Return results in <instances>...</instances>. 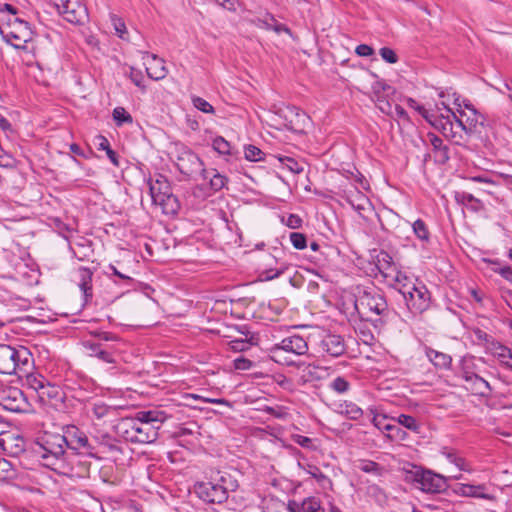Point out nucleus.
I'll list each match as a JSON object with an SVG mask.
<instances>
[{
	"mask_svg": "<svg viewBox=\"0 0 512 512\" xmlns=\"http://www.w3.org/2000/svg\"><path fill=\"white\" fill-rule=\"evenodd\" d=\"M386 283L397 290L402 296L406 293H410V290L419 282L418 279L408 275L396 269L390 276L385 280Z\"/></svg>",
	"mask_w": 512,
	"mask_h": 512,
	"instance_id": "nucleus-15",
	"label": "nucleus"
},
{
	"mask_svg": "<svg viewBox=\"0 0 512 512\" xmlns=\"http://www.w3.org/2000/svg\"><path fill=\"white\" fill-rule=\"evenodd\" d=\"M175 165L181 174L189 178H194L198 174L203 180L209 177L200 157L185 146L178 148Z\"/></svg>",
	"mask_w": 512,
	"mask_h": 512,
	"instance_id": "nucleus-9",
	"label": "nucleus"
},
{
	"mask_svg": "<svg viewBox=\"0 0 512 512\" xmlns=\"http://www.w3.org/2000/svg\"><path fill=\"white\" fill-rule=\"evenodd\" d=\"M63 437L67 440V448L78 451L79 454L93 456L88 437L85 432L81 431L79 428L75 426L68 427Z\"/></svg>",
	"mask_w": 512,
	"mask_h": 512,
	"instance_id": "nucleus-13",
	"label": "nucleus"
},
{
	"mask_svg": "<svg viewBox=\"0 0 512 512\" xmlns=\"http://www.w3.org/2000/svg\"><path fill=\"white\" fill-rule=\"evenodd\" d=\"M301 512H325V510L318 498L308 497L301 502Z\"/></svg>",
	"mask_w": 512,
	"mask_h": 512,
	"instance_id": "nucleus-43",
	"label": "nucleus"
},
{
	"mask_svg": "<svg viewBox=\"0 0 512 512\" xmlns=\"http://www.w3.org/2000/svg\"><path fill=\"white\" fill-rule=\"evenodd\" d=\"M136 417L143 423H148L150 426L159 427L165 419L164 412L159 410L139 411Z\"/></svg>",
	"mask_w": 512,
	"mask_h": 512,
	"instance_id": "nucleus-30",
	"label": "nucleus"
},
{
	"mask_svg": "<svg viewBox=\"0 0 512 512\" xmlns=\"http://www.w3.org/2000/svg\"><path fill=\"white\" fill-rule=\"evenodd\" d=\"M113 119L118 126L124 123L131 124L133 122L132 116L123 107H116L113 110Z\"/></svg>",
	"mask_w": 512,
	"mask_h": 512,
	"instance_id": "nucleus-49",
	"label": "nucleus"
},
{
	"mask_svg": "<svg viewBox=\"0 0 512 512\" xmlns=\"http://www.w3.org/2000/svg\"><path fill=\"white\" fill-rule=\"evenodd\" d=\"M367 495L374 499L379 505H384L387 502V495L384 490L376 484H371L367 487Z\"/></svg>",
	"mask_w": 512,
	"mask_h": 512,
	"instance_id": "nucleus-41",
	"label": "nucleus"
},
{
	"mask_svg": "<svg viewBox=\"0 0 512 512\" xmlns=\"http://www.w3.org/2000/svg\"><path fill=\"white\" fill-rule=\"evenodd\" d=\"M252 343L247 339H234L229 341V349L233 352L247 351L251 347Z\"/></svg>",
	"mask_w": 512,
	"mask_h": 512,
	"instance_id": "nucleus-52",
	"label": "nucleus"
},
{
	"mask_svg": "<svg viewBox=\"0 0 512 512\" xmlns=\"http://www.w3.org/2000/svg\"><path fill=\"white\" fill-rule=\"evenodd\" d=\"M320 349L332 357H339L346 351V345L342 336L326 334L319 343Z\"/></svg>",
	"mask_w": 512,
	"mask_h": 512,
	"instance_id": "nucleus-17",
	"label": "nucleus"
},
{
	"mask_svg": "<svg viewBox=\"0 0 512 512\" xmlns=\"http://www.w3.org/2000/svg\"><path fill=\"white\" fill-rule=\"evenodd\" d=\"M0 405L13 413H25L31 408L23 391L17 387H7L0 392Z\"/></svg>",
	"mask_w": 512,
	"mask_h": 512,
	"instance_id": "nucleus-10",
	"label": "nucleus"
},
{
	"mask_svg": "<svg viewBox=\"0 0 512 512\" xmlns=\"http://www.w3.org/2000/svg\"><path fill=\"white\" fill-rule=\"evenodd\" d=\"M375 103L378 109L389 116H393V104L384 98V96L377 94L375 98Z\"/></svg>",
	"mask_w": 512,
	"mask_h": 512,
	"instance_id": "nucleus-53",
	"label": "nucleus"
},
{
	"mask_svg": "<svg viewBox=\"0 0 512 512\" xmlns=\"http://www.w3.org/2000/svg\"><path fill=\"white\" fill-rule=\"evenodd\" d=\"M16 164V159L0 146V166L3 168H14Z\"/></svg>",
	"mask_w": 512,
	"mask_h": 512,
	"instance_id": "nucleus-54",
	"label": "nucleus"
},
{
	"mask_svg": "<svg viewBox=\"0 0 512 512\" xmlns=\"http://www.w3.org/2000/svg\"><path fill=\"white\" fill-rule=\"evenodd\" d=\"M79 276H80L79 287L84 293L85 300L92 299V297H93V286H92L93 272L90 269L82 268L79 270Z\"/></svg>",
	"mask_w": 512,
	"mask_h": 512,
	"instance_id": "nucleus-31",
	"label": "nucleus"
},
{
	"mask_svg": "<svg viewBox=\"0 0 512 512\" xmlns=\"http://www.w3.org/2000/svg\"><path fill=\"white\" fill-rule=\"evenodd\" d=\"M0 34L5 42L15 49H27V43L32 40L33 32L28 22L17 17L8 18L0 25Z\"/></svg>",
	"mask_w": 512,
	"mask_h": 512,
	"instance_id": "nucleus-7",
	"label": "nucleus"
},
{
	"mask_svg": "<svg viewBox=\"0 0 512 512\" xmlns=\"http://www.w3.org/2000/svg\"><path fill=\"white\" fill-rule=\"evenodd\" d=\"M256 22L258 27L265 28L267 30H274L277 33L282 31L288 33L290 31L284 24L277 23L276 19L271 14H267L263 19H257Z\"/></svg>",
	"mask_w": 512,
	"mask_h": 512,
	"instance_id": "nucleus-32",
	"label": "nucleus"
},
{
	"mask_svg": "<svg viewBox=\"0 0 512 512\" xmlns=\"http://www.w3.org/2000/svg\"><path fill=\"white\" fill-rule=\"evenodd\" d=\"M308 473L318 482L323 489H332V480L325 475L318 467H312Z\"/></svg>",
	"mask_w": 512,
	"mask_h": 512,
	"instance_id": "nucleus-37",
	"label": "nucleus"
},
{
	"mask_svg": "<svg viewBox=\"0 0 512 512\" xmlns=\"http://www.w3.org/2000/svg\"><path fill=\"white\" fill-rule=\"evenodd\" d=\"M138 424L132 443L147 444L157 440L159 426H150V424L143 423L141 420H138Z\"/></svg>",
	"mask_w": 512,
	"mask_h": 512,
	"instance_id": "nucleus-19",
	"label": "nucleus"
},
{
	"mask_svg": "<svg viewBox=\"0 0 512 512\" xmlns=\"http://www.w3.org/2000/svg\"><path fill=\"white\" fill-rule=\"evenodd\" d=\"M111 337L107 332H98V361L105 364H116V354L113 351L102 348L101 341H108Z\"/></svg>",
	"mask_w": 512,
	"mask_h": 512,
	"instance_id": "nucleus-27",
	"label": "nucleus"
},
{
	"mask_svg": "<svg viewBox=\"0 0 512 512\" xmlns=\"http://www.w3.org/2000/svg\"><path fill=\"white\" fill-rule=\"evenodd\" d=\"M414 235L423 243L430 242V230L427 224L422 219H417L412 224Z\"/></svg>",
	"mask_w": 512,
	"mask_h": 512,
	"instance_id": "nucleus-34",
	"label": "nucleus"
},
{
	"mask_svg": "<svg viewBox=\"0 0 512 512\" xmlns=\"http://www.w3.org/2000/svg\"><path fill=\"white\" fill-rule=\"evenodd\" d=\"M403 298L408 310L414 315L423 313L430 306V292L420 281Z\"/></svg>",
	"mask_w": 512,
	"mask_h": 512,
	"instance_id": "nucleus-11",
	"label": "nucleus"
},
{
	"mask_svg": "<svg viewBox=\"0 0 512 512\" xmlns=\"http://www.w3.org/2000/svg\"><path fill=\"white\" fill-rule=\"evenodd\" d=\"M252 367L253 362L250 359L245 358L244 356H239L233 360V368L235 370L246 371L251 369Z\"/></svg>",
	"mask_w": 512,
	"mask_h": 512,
	"instance_id": "nucleus-61",
	"label": "nucleus"
},
{
	"mask_svg": "<svg viewBox=\"0 0 512 512\" xmlns=\"http://www.w3.org/2000/svg\"><path fill=\"white\" fill-rule=\"evenodd\" d=\"M284 268H269L260 271L259 277L262 281H270L283 274Z\"/></svg>",
	"mask_w": 512,
	"mask_h": 512,
	"instance_id": "nucleus-55",
	"label": "nucleus"
},
{
	"mask_svg": "<svg viewBox=\"0 0 512 512\" xmlns=\"http://www.w3.org/2000/svg\"><path fill=\"white\" fill-rule=\"evenodd\" d=\"M395 421L398 422L401 426L407 428L408 430L412 432H419L420 430V424L418 421L411 415L407 414H400L397 417L393 418Z\"/></svg>",
	"mask_w": 512,
	"mask_h": 512,
	"instance_id": "nucleus-36",
	"label": "nucleus"
},
{
	"mask_svg": "<svg viewBox=\"0 0 512 512\" xmlns=\"http://www.w3.org/2000/svg\"><path fill=\"white\" fill-rule=\"evenodd\" d=\"M114 468L115 466L113 464H110L108 466L102 467L100 469V477L102 478L103 482H109L114 484L117 480L116 477H114Z\"/></svg>",
	"mask_w": 512,
	"mask_h": 512,
	"instance_id": "nucleus-59",
	"label": "nucleus"
},
{
	"mask_svg": "<svg viewBox=\"0 0 512 512\" xmlns=\"http://www.w3.org/2000/svg\"><path fill=\"white\" fill-rule=\"evenodd\" d=\"M487 349L493 356L499 359L507 358V355H510V348L495 340L489 342Z\"/></svg>",
	"mask_w": 512,
	"mask_h": 512,
	"instance_id": "nucleus-38",
	"label": "nucleus"
},
{
	"mask_svg": "<svg viewBox=\"0 0 512 512\" xmlns=\"http://www.w3.org/2000/svg\"><path fill=\"white\" fill-rule=\"evenodd\" d=\"M407 105L413 109H415L423 118H425L426 121H431V117H433V114H431L427 109H425L423 106L419 105L416 100L412 98H408Z\"/></svg>",
	"mask_w": 512,
	"mask_h": 512,
	"instance_id": "nucleus-60",
	"label": "nucleus"
},
{
	"mask_svg": "<svg viewBox=\"0 0 512 512\" xmlns=\"http://www.w3.org/2000/svg\"><path fill=\"white\" fill-rule=\"evenodd\" d=\"M245 158L251 162H258L264 159L265 153L254 145L245 146Z\"/></svg>",
	"mask_w": 512,
	"mask_h": 512,
	"instance_id": "nucleus-50",
	"label": "nucleus"
},
{
	"mask_svg": "<svg viewBox=\"0 0 512 512\" xmlns=\"http://www.w3.org/2000/svg\"><path fill=\"white\" fill-rule=\"evenodd\" d=\"M33 364V356L25 346H11L0 344V373L2 374H28Z\"/></svg>",
	"mask_w": 512,
	"mask_h": 512,
	"instance_id": "nucleus-4",
	"label": "nucleus"
},
{
	"mask_svg": "<svg viewBox=\"0 0 512 512\" xmlns=\"http://www.w3.org/2000/svg\"><path fill=\"white\" fill-rule=\"evenodd\" d=\"M375 265L385 280L397 269L392 257L385 251H380L376 255Z\"/></svg>",
	"mask_w": 512,
	"mask_h": 512,
	"instance_id": "nucleus-26",
	"label": "nucleus"
},
{
	"mask_svg": "<svg viewBox=\"0 0 512 512\" xmlns=\"http://www.w3.org/2000/svg\"><path fill=\"white\" fill-rule=\"evenodd\" d=\"M355 200L348 199L351 206L361 214V211L366 209V206L370 204L369 199L360 191L356 190Z\"/></svg>",
	"mask_w": 512,
	"mask_h": 512,
	"instance_id": "nucleus-48",
	"label": "nucleus"
},
{
	"mask_svg": "<svg viewBox=\"0 0 512 512\" xmlns=\"http://www.w3.org/2000/svg\"><path fill=\"white\" fill-rule=\"evenodd\" d=\"M441 105L452 114L460 132L463 131L467 135L480 132L479 128L483 127L485 118L471 103H464V109H457V112H453L444 102Z\"/></svg>",
	"mask_w": 512,
	"mask_h": 512,
	"instance_id": "nucleus-8",
	"label": "nucleus"
},
{
	"mask_svg": "<svg viewBox=\"0 0 512 512\" xmlns=\"http://www.w3.org/2000/svg\"><path fill=\"white\" fill-rule=\"evenodd\" d=\"M455 199L457 200V202L462 203V204H467V203H473L476 205L481 204V201L479 199H477L472 194L467 193V192H461V193L457 192L455 195Z\"/></svg>",
	"mask_w": 512,
	"mask_h": 512,
	"instance_id": "nucleus-63",
	"label": "nucleus"
},
{
	"mask_svg": "<svg viewBox=\"0 0 512 512\" xmlns=\"http://www.w3.org/2000/svg\"><path fill=\"white\" fill-rule=\"evenodd\" d=\"M380 56L383 60H385L387 63L394 64L398 61V56L396 55L395 51L388 47H383L380 49Z\"/></svg>",
	"mask_w": 512,
	"mask_h": 512,
	"instance_id": "nucleus-64",
	"label": "nucleus"
},
{
	"mask_svg": "<svg viewBox=\"0 0 512 512\" xmlns=\"http://www.w3.org/2000/svg\"><path fill=\"white\" fill-rule=\"evenodd\" d=\"M354 307L361 319L373 320L377 316L381 324L390 313L385 296L376 288H358Z\"/></svg>",
	"mask_w": 512,
	"mask_h": 512,
	"instance_id": "nucleus-2",
	"label": "nucleus"
},
{
	"mask_svg": "<svg viewBox=\"0 0 512 512\" xmlns=\"http://www.w3.org/2000/svg\"><path fill=\"white\" fill-rule=\"evenodd\" d=\"M16 476V469L12 463L4 458H0V481L12 480Z\"/></svg>",
	"mask_w": 512,
	"mask_h": 512,
	"instance_id": "nucleus-35",
	"label": "nucleus"
},
{
	"mask_svg": "<svg viewBox=\"0 0 512 512\" xmlns=\"http://www.w3.org/2000/svg\"><path fill=\"white\" fill-rule=\"evenodd\" d=\"M93 457H95L94 454L93 456H87L79 453L77 455H73V458L70 460L71 464L73 465L71 470L74 471L78 477H89L92 462L87 458Z\"/></svg>",
	"mask_w": 512,
	"mask_h": 512,
	"instance_id": "nucleus-24",
	"label": "nucleus"
},
{
	"mask_svg": "<svg viewBox=\"0 0 512 512\" xmlns=\"http://www.w3.org/2000/svg\"><path fill=\"white\" fill-rule=\"evenodd\" d=\"M146 65V73L152 80H162L166 77L168 70L165 67V62L155 54L145 53L143 57Z\"/></svg>",
	"mask_w": 512,
	"mask_h": 512,
	"instance_id": "nucleus-18",
	"label": "nucleus"
},
{
	"mask_svg": "<svg viewBox=\"0 0 512 512\" xmlns=\"http://www.w3.org/2000/svg\"><path fill=\"white\" fill-rule=\"evenodd\" d=\"M136 425H139L137 417H126L118 420L114 429L117 435L132 443L135 429H137Z\"/></svg>",
	"mask_w": 512,
	"mask_h": 512,
	"instance_id": "nucleus-22",
	"label": "nucleus"
},
{
	"mask_svg": "<svg viewBox=\"0 0 512 512\" xmlns=\"http://www.w3.org/2000/svg\"><path fill=\"white\" fill-rule=\"evenodd\" d=\"M436 130L442 135L456 144H460L463 140V135L456 127V121L453 119L452 114L448 113L446 116H435L431 117V121H428Z\"/></svg>",
	"mask_w": 512,
	"mask_h": 512,
	"instance_id": "nucleus-12",
	"label": "nucleus"
},
{
	"mask_svg": "<svg viewBox=\"0 0 512 512\" xmlns=\"http://www.w3.org/2000/svg\"><path fill=\"white\" fill-rule=\"evenodd\" d=\"M464 381L466 383L465 388L475 395L485 397L492 391V387L489 382L482 378L478 373L474 376H468Z\"/></svg>",
	"mask_w": 512,
	"mask_h": 512,
	"instance_id": "nucleus-20",
	"label": "nucleus"
},
{
	"mask_svg": "<svg viewBox=\"0 0 512 512\" xmlns=\"http://www.w3.org/2000/svg\"><path fill=\"white\" fill-rule=\"evenodd\" d=\"M75 6H76V2L71 0L63 7V9H61L59 14L62 15L63 18L68 22H71V23L79 22L80 19L77 15V10H76Z\"/></svg>",
	"mask_w": 512,
	"mask_h": 512,
	"instance_id": "nucleus-42",
	"label": "nucleus"
},
{
	"mask_svg": "<svg viewBox=\"0 0 512 512\" xmlns=\"http://www.w3.org/2000/svg\"><path fill=\"white\" fill-rule=\"evenodd\" d=\"M441 454L452 464H454L459 470L470 472L471 468L466 460L459 456L457 451L448 447H443Z\"/></svg>",
	"mask_w": 512,
	"mask_h": 512,
	"instance_id": "nucleus-29",
	"label": "nucleus"
},
{
	"mask_svg": "<svg viewBox=\"0 0 512 512\" xmlns=\"http://www.w3.org/2000/svg\"><path fill=\"white\" fill-rule=\"evenodd\" d=\"M293 441L298 444L299 446L309 449V450H315L314 442L311 438L304 436V435H293Z\"/></svg>",
	"mask_w": 512,
	"mask_h": 512,
	"instance_id": "nucleus-62",
	"label": "nucleus"
},
{
	"mask_svg": "<svg viewBox=\"0 0 512 512\" xmlns=\"http://www.w3.org/2000/svg\"><path fill=\"white\" fill-rule=\"evenodd\" d=\"M279 161L281 162L283 167L287 168L290 172L294 174H300L304 170L303 163L298 162L294 158L284 156L279 157Z\"/></svg>",
	"mask_w": 512,
	"mask_h": 512,
	"instance_id": "nucleus-45",
	"label": "nucleus"
},
{
	"mask_svg": "<svg viewBox=\"0 0 512 512\" xmlns=\"http://www.w3.org/2000/svg\"><path fill=\"white\" fill-rule=\"evenodd\" d=\"M122 454V449L119 441L110 436H102L101 441H98V460L107 459L110 462H115Z\"/></svg>",
	"mask_w": 512,
	"mask_h": 512,
	"instance_id": "nucleus-16",
	"label": "nucleus"
},
{
	"mask_svg": "<svg viewBox=\"0 0 512 512\" xmlns=\"http://www.w3.org/2000/svg\"><path fill=\"white\" fill-rule=\"evenodd\" d=\"M280 350L301 356L308 352V343L300 335H291L283 338L280 343L275 344L271 349L274 354Z\"/></svg>",
	"mask_w": 512,
	"mask_h": 512,
	"instance_id": "nucleus-14",
	"label": "nucleus"
},
{
	"mask_svg": "<svg viewBox=\"0 0 512 512\" xmlns=\"http://www.w3.org/2000/svg\"><path fill=\"white\" fill-rule=\"evenodd\" d=\"M290 241L294 248L298 250H302L306 247L307 241L304 234L299 232H292L290 233Z\"/></svg>",
	"mask_w": 512,
	"mask_h": 512,
	"instance_id": "nucleus-58",
	"label": "nucleus"
},
{
	"mask_svg": "<svg viewBox=\"0 0 512 512\" xmlns=\"http://www.w3.org/2000/svg\"><path fill=\"white\" fill-rule=\"evenodd\" d=\"M209 177L205 181H209L210 188L214 191H220L225 187L228 182V178L219 173L216 169L207 170Z\"/></svg>",
	"mask_w": 512,
	"mask_h": 512,
	"instance_id": "nucleus-33",
	"label": "nucleus"
},
{
	"mask_svg": "<svg viewBox=\"0 0 512 512\" xmlns=\"http://www.w3.org/2000/svg\"><path fill=\"white\" fill-rule=\"evenodd\" d=\"M460 373L463 380L467 379L468 376H474L477 374L476 366L472 359L463 361Z\"/></svg>",
	"mask_w": 512,
	"mask_h": 512,
	"instance_id": "nucleus-56",
	"label": "nucleus"
},
{
	"mask_svg": "<svg viewBox=\"0 0 512 512\" xmlns=\"http://www.w3.org/2000/svg\"><path fill=\"white\" fill-rule=\"evenodd\" d=\"M358 468L365 473L376 476H381L384 472V468L380 464L371 460H360Z\"/></svg>",
	"mask_w": 512,
	"mask_h": 512,
	"instance_id": "nucleus-39",
	"label": "nucleus"
},
{
	"mask_svg": "<svg viewBox=\"0 0 512 512\" xmlns=\"http://www.w3.org/2000/svg\"><path fill=\"white\" fill-rule=\"evenodd\" d=\"M406 480L428 494L441 493L448 487L446 477L417 465L406 471Z\"/></svg>",
	"mask_w": 512,
	"mask_h": 512,
	"instance_id": "nucleus-6",
	"label": "nucleus"
},
{
	"mask_svg": "<svg viewBox=\"0 0 512 512\" xmlns=\"http://www.w3.org/2000/svg\"><path fill=\"white\" fill-rule=\"evenodd\" d=\"M212 147L215 151L222 155H232L231 145L221 136H217L212 141Z\"/></svg>",
	"mask_w": 512,
	"mask_h": 512,
	"instance_id": "nucleus-46",
	"label": "nucleus"
},
{
	"mask_svg": "<svg viewBox=\"0 0 512 512\" xmlns=\"http://www.w3.org/2000/svg\"><path fill=\"white\" fill-rule=\"evenodd\" d=\"M320 368L312 365L305 364L303 362L296 365V378L297 382L304 385L308 382H313L320 379L319 375Z\"/></svg>",
	"mask_w": 512,
	"mask_h": 512,
	"instance_id": "nucleus-21",
	"label": "nucleus"
},
{
	"mask_svg": "<svg viewBox=\"0 0 512 512\" xmlns=\"http://www.w3.org/2000/svg\"><path fill=\"white\" fill-rule=\"evenodd\" d=\"M238 480L230 473L224 471L212 472L207 481L197 482L194 492L203 501L221 504L228 499L229 493L236 491Z\"/></svg>",
	"mask_w": 512,
	"mask_h": 512,
	"instance_id": "nucleus-1",
	"label": "nucleus"
},
{
	"mask_svg": "<svg viewBox=\"0 0 512 512\" xmlns=\"http://www.w3.org/2000/svg\"><path fill=\"white\" fill-rule=\"evenodd\" d=\"M328 387L338 394H344L350 390L351 384L345 377L338 376L330 381Z\"/></svg>",
	"mask_w": 512,
	"mask_h": 512,
	"instance_id": "nucleus-40",
	"label": "nucleus"
},
{
	"mask_svg": "<svg viewBox=\"0 0 512 512\" xmlns=\"http://www.w3.org/2000/svg\"><path fill=\"white\" fill-rule=\"evenodd\" d=\"M110 20L113 25L115 34L122 40H128V31L124 21L114 14L110 15Z\"/></svg>",
	"mask_w": 512,
	"mask_h": 512,
	"instance_id": "nucleus-44",
	"label": "nucleus"
},
{
	"mask_svg": "<svg viewBox=\"0 0 512 512\" xmlns=\"http://www.w3.org/2000/svg\"><path fill=\"white\" fill-rule=\"evenodd\" d=\"M105 158L111 163V165L115 168H120L122 164V157L119 154L118 151L114 149H107V151L104 152Z\"/></svg>",
	"mask_w": 512,
	"mask_h": 512,
	"instance_id": "nucleus-57",
	"label": "nucleus"
},
{
	"mask_svg": "<svg viewBox=\"0 0 512 512\" xmlns=\"http://www.w3.org/2000/svg\"><path fill=\"white\" fill-rule=\"evenodd\" d=\"M425 355L437 369L447 370L451 367L452 357L449 354L425 347Z\"/></svg>",
	"mask_w": 512,
	"mask_h": 512,
	"instance_id": "nucleus-23",
	"label": "nucleus"
},
{
	"mask_svg": "<svg viewBox=\"0 0 512 512\" xmlns=\"http://www.w3.org/2000/svg\"><path fill=\"white\" fill-rule=\"evenodd\" d=\"M67 440L62 434L44 433L37 442L36 453L44 461V465L54 471L66 473L65 448Z\"/></svg>",
	"mask_w": 512,
	"mask_h": 512,
	"instance_id": "nucleus-3",
	"label": "nucleus"
},
{
	"mask_svg": "<svg viewBox=\"0 0 512 512\" xmlns=\"http://www.w3.org/2000/svg\"><path fill=\"white\" fill-rule=\"evenodd\" d=\"M338 412L350 420L358 421L363 415L364 411L352 401H343L338 405Z\"/></svg>",
	"mask_w": 512,
	"mask_h": 512,
	"instance_id": "nucleus-28",
	"label": "nucleus"
},
{
	"mask_svg": "<svg viewBox=\"0 0 512 512\" xmlns=\"http://www.w3.org/2000/svg\"><path fill=\"white\" fill-rule=\"evenodd\" d=\"M10 424L0 416V447L7 450V443L12 440L9 432Z\"/></svg>",
	"mask_w": 512,
	"mask_h": 512,
	"instance_id": "nucleus-47",
	"label": "nucleus"
},
{
	"mask_svg": "<svg viewBox=\"0 0 512 512\" xmlns=\"http://www.w3.org/2000/svg\"><path fill=\"white\" fill-rule=\"evenodd\" d=\"M459 493L466 497H474L485 500L493 499V496L488 492V488L484 484H461L459 488Z\"/></svg>",
	"mask_w": 512,
	"mask_h": 512,
	"instance_id": "nucleus-25",
	"label": "nucleus"
},
{
	"mask_svg": "<svg viewBox=\"0 0 512 512\" xmlns=\"http://www.w3.org/2000/svg\"><path fill=\"white\" fill-rule=\"evenodd\" d=\"M192 100V103L194 105V107L198 110H200L201 112L203 113H207V114H214L215 113V109L214 107L208 102L206 101L205 99L199 97V96H193L191 98Z\"/></svg>",
	"mask_w": 512,
	"mask_h": 512,
	"instance_id": "nucleus-51",
	"label": "nucleus"
},
{
	"mask_svg": "<svg viewBox=\"0 0 512 512\" xmlns=\"http://www.w3.org/2000/svg\"><path fill=\"white\" fill-rule=\"evenodd\" d=\"M147 183L153 204L159 206L166 215L177 214L180 203L173 194L168 179L162 174H157L154 180L150 178Z\"/></svg>",
	"mask_w": 512,
	"mask_h": 512,
	"instance_id": "nucleus-5",
	"label": "nucleus"
}]
</instances>
